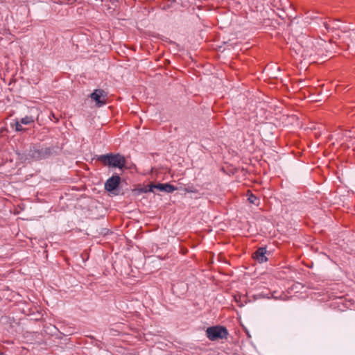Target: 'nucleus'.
Masks as SVG:
<instances>
[{"label":"nucleus","instance_id":"8","mask_svg":"<svg viewBox=\"0 0 355 355\" xmlns=\"http://www.w3.org/2000/svg\"><path fill=\"white\" fill-rule=\"evenodd\" d=\"M149 191H148V189H147L146 187H144V188H141V189H134L132 190V195L135 196H139L141 193H146Z\"/></svg>","mask_w":355,"mask_h":355},{"label":"nucleus","instance_id":"14","mask_svg":"<svg viewBox=\"0 0 355 355\" xmlns=\"http://www.w3.org/2000/svg\"><path fill=\"white\" fill-rule=\"evenodd\" d=\"M241 316H239V320H241ZM240 322H241V325H243V324H242L241 321H240Z\"/></svg>","mask_w":355,"mask_h":355},{"label":"nucleus","instance_id":"13","mask_svg":"<svg viewBox=\"0 0 355 355\" xmlns=\"http://www.w3.org/2000/svg\"><path fill=\"white\" fill-rule=\"evenodd\" d=\"M21 123L19 121L15 122V130L16 131H21L22 130Z\"/></svg>","mask_w":355,"mask_h":355},{"label":"nucleus","instance_id":"15","mask_svg":"<svg viewBox=\"0 0 355 355\" xmlns=\"http://www.w3.org/2000/svg\"><path fill=\"white\" fill-rule=\"evenodd\" d=\"M107 231L105 230V232H102V234H107Z\"/></svg>","mask_w":355,"mask_h":355},{"label":"nucleus","instance_id":"1","mask_svg":"<svg viewBox=\"0 0 355 355\" xmlns=\"http://www.w3.org/2000/svg\"><path fill=\"white\" fill-rule=\"evenodd\" d=\"M98 159L106 166L119 168H123L126 163L125 157L121 154L102 155L98 157Z\"/></svg>","mask_w":355,"mask_h":355},{"label":"nucleus","instance_id":"10","mask_svg":"<svg viewBox=\"0 0 355 355\" xmlns=\"http://www.w3.org/2000/svg\"><path fill=\"white\" fill-rule=\"evenodd\" d=\"M344 139H344V140H345V141L349 142V143H351V144H352V145H353V144H354V142H355V139H354V138H352V136H350V135H349V133H346V134L345 135V136H344Z\"/></svg>","mask_w":355,"mask_h":355},{"label":"nucleus","instance_id":"7","mask_svg":"<svg viewBox=\"0 0 355 355\" xmlns=\"http://www.w3.org/2000/svg\"><path fill=\"white\" fill-rule=\"evenodd\" d=\"M245 197H248V202L252 205H254L256 207L259 206L260 204V199L254 196L251 191L248 190L247 193H245Z\"/></svg>","mask_w":355,"mask_h":355},{"label":"nucleus","instance_id":"9","mask_svg":"<svg viewBox=\"0 0 355 355\" xmlns=\"http://www.w3.org/2000/svg\"><path fill=\"white\" fill-rule=\"evenodd\" d=\"M33 121L34 120L31 116H26L21 119L20 123L21 124L28 125L33 123Z\"/></svg>","mask_w":355,"mask_h":355},{"label":"nucleus","instance_id":"12","mask_svg":"<svg viewBox=\"0 0 355 355\" xmlns=\"http://www.w3.org/2000/svg\"><path fill=\"white\" fill-rule=\"evenodd\" d=\"M234 300H235V302L236 303L237 306L240 308H242L243 304H241V295L235 296Z\"/></svg>","mask_w":355,"mask_h":355},{"label":"nucleus","instance_id":"4","mask_svg":"<svg viewBox=\"0 0 355 355\" xmlns=\"http://www.w3.org/2000/svg\"><path fill=\"white\" fill-rule=\"evenodd\" d=\"M90 97L96 101L98 106H101L106 103L107 94L103 89H95L91 94Z\"/></svg>","mask_w":355,"mask_h":355},{"label":"nucleus","instance_id":"11","mask_svg":"<svg viewBox=\"0 0 355 355\" xmlns=\"http://www.w3.org/2000/svg\"><path fill=\"white\" fill-rule=\"evenodd\" d=\"M31 156L33 159H40L42 157L40 152L37 150H34Z\"/></svg>","mask_w":355,"mask_h":355},{"label":"nucleus","instance_id":"2","mask_svg":"<svg viewBox=\"0 0 355 355\" xmlns=\"http://www.w3.org/2000/svg\"><path fill=\"white\" fill-rule=\"evenodd\" d=\"M206 334L211 340H216L226 338L227 331L225 327L216 326L207 328Z\"/></svg>","mask_w":355,"mask_h":355},{"label":"nucleus","instance_id":"3","mask_svg":"<svg viewBox=\"0 0 355 355\" xmlns=\"http://www.w3.org/2000/svg\"><path fill=\"white\" fill-rule=\"evenodd\" d=\"M120 183V178L118 175H114L109 178L105 184V189L112 193L114 195H117V193L116 192V188L119 187Z\"/></svg>","mask_w":355,"mask_h":355},{"label":"nucleus","instance_id":"5","mask_svg":"<svg viewBox=\"0 0 355 355\" xmlns=\"http://www.w3.org/2000/svg\"><path fill=\"white\" fill-rule=\"evenodd\" d=\"M148 191L150 192H153V189H157L162 191H165L166 193H172L176 189L170 184H152L148 186Z\"/></svg>","mask_w":355,"mask_h":355},{"label":"nucleus","instance_id":"6","mask_svg":"<svg viewBox=\"0 0 355 355\" xmlns=\"http://www.w3.org/2000/svg\"><path fill=\"white\" fill-rule=\"evenodd\" d=\"M266 250L265 248H259L257 250V252L253 254V258L258 261L259 263H263L267 261V258L266 257Z\"/></svg>","mask_w":355,"mask_h":355}]
</instances>
